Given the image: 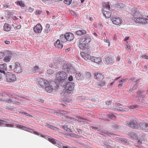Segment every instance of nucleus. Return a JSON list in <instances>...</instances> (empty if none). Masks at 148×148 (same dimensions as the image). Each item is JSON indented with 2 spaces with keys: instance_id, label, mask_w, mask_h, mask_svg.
<instances>
[{
  "instance_id": "17",
  "label": "nucleus",
  "mask_w": 148,
  "mask_h": 148,
  "mask_svg": "<svg viewBox=\"0 0 148 148\" xmlns=\"http://www.w3.org/2000/svg\"><path fill=\"white\" fill-rule=\"evenodd\" d=\"M139 125L140 129L145 131H148V123H140Z\"/></svg>"
},
{
  "instance_id": "30",
  "label": "nucleus",
  "mask_w": 148,
  "mask_h": 148,
  "mask_svg": "<svg viewBox=\"0 0 148 148\" xmlns=\"http://www.w3.org/2000/svg\"><path fill=\"white\" fill-rule=\"evenodd\" d=\"M10 29V26L8 24L5 23L4 24L3 27V29L4 31L8 32L9 31Z\"/></svg>"
},
{
  "instance_id": "64",
  "label": "nucleus",
  "mask_w": 148,
  "mask_h": 148,
  "mask_svg": "<svg viewBox=\"0 0 148 148\" xmlns=\"http://www.w3.org/2000/svg\"><path fill=\"white\" fill-rule=\"evenodd\" d=\"M130 45H127L126 49H127V50H128V51H129V50L130 49Z\"/></svg>"
},
{
  "instance_id": "1",
  "label": "nucleus",
  "mask_w": 148,
  "mask_h": 148,
  "mask_svg": "<svg viewBox=\"0 0 148 148\" xmlns=\"http://www.w3.org/2000/svg\"><path fill=\"white\" fill-rule=\"evenodd\" d=\"M56 80L57 82L62 86L65 85L66 83V79L67 77V74L64 71H60L57 73L56 74Z\"/></svg>"
},
{
  "instance_id": "50",
  "label": "nucleus",
  "mask_w": 148,
  "mask_h": 148,
  "mask_svg": "<svg viewBox=\"0 0 148 148\" xmlns=\"http://www.w3.org/2000/svg\"><path fill=\"white\" fill-rule=\"evenodd\" d=\"M66 113V112L63 110H60L59 111V113L62 114H65Z\"/></svg>"
},
{
  "instance_id": "3",
  "label": "nucleus",
  "mask_w": 148,
  "mask_h": 148,
  "mask_svg": "<svg viewBox=\"0 0 148 148\" xmlns=\"http://www.w3.org/2000/svg\"><path fill=\"white\" fill-rule=\"evenodd\" d=\"M91 38L90 36L86 35L82 37L79 40V47L81 49H84L86 45L90 42Z\"/></svg>"
},
{
  "instance_id": "44",
  "label": "nucleus",
  "mask_w": 148,
  "mask_h": 148,
  "mask_svg": "<svg viewBox=\"0 0 148 148\" xmlns=\"http://www.w3.org/2000/svg\"><path fill=\"white\" fill-rule=\"evenodd\" d=\"M120 140L123 143H127L128 142V140L125 138H121Z\"/></svg>"
},
{
  "instance_id": "59",
  "label": "nucleus",
  "mask_w": 148,
  "mask_h": 148,
  "mask_svg": "<svg viewBox=\"0 0 148 148\" xmlns=\"http://www.w3.org/2000/svg\"><path fill=\"white\" fill-rule=\"evenodd\" d=\"M5 126L8 127H12L13 126V125L12 124H6Z\"/></svg>"
},
{
  "instance_id": "63",
  "label": "nucleus",
  "mask_w": 148,
  "mask_h": 148,
  "mask_svg": "<svg viewBox=\"0 0 148 148\" xmlns=\"http://www.w3.org/2000/svg\"><path fill=\"white\" fill-rule=\"evenodd\" d=\"M111 102L110 101H107L106 102V104L108 106H109L110 105L111 103Z\"/></svg>"
},
{
  "instance_id": "18",
  "label": "nucleus",
  "mask_w": 148,
  "mask_h": 148,
  "mask_svg": "<svg viewBox=\"0 0 148 148\" xmlns=\"http://www.w3.org/2000/svg\"><path fill=\"white\" fill-rule=\"evenodd\" d=\"M21 69L19 64L16 62L15 64L14 72L17 73H19L21 72Z\"/></svg>"
},
{
  "instance_id": "41",
  "label": "nucleus",
  "mask_w": 148,
  "mask_h": 148,
  "mask_svg": "<svg viewBox=\"0 0 148 148\" xmlns=\"http://www.w3.org/2000/svg\"><path fill=\"white\" fill-rule=\"evenodd\" d=\"M72 2V0H64V3L67 5H70Z\"/></svg>"
},
{
  "instance_id": "9",
  "label": "nucleus",
  "mask_w": 148,
  "mask_h": 148,
  "mask_svg": "<svg viewBox=\"0 0 148 148\" xmlns=\"http://www.w3.org/2000/svg\"><path fill=\"white\" fill-rule=\"evenodd\" d=\"M5 77L6 81L9 82H14L16 79V77L15 75L10 72H7Z\"/></svg>"
},
{
  "instance_id": "11",
  "label": "nucleus",
  "mask_w": 148,
  "mask_h": 148,
  "mask_svg": "<svg viewBox=\"0 0 148 148\" xmlns=\"http://www.w3.org/2000/svg\"><path fill=\"white\" fill-rule=\"evenodd\" d=\"M134 21L136 23L143 24L148 23V19L145 18H140V16L134 18Z\"/></svg>"
},
{
  "instance_id": "56",
  "label": "nucleus",
  "mask_w": 148,
  "mask_h": 148,
  "mask_svg": "<svg viewBox=\"0 0 148 148\" xmlns=\"http://www.w3.org/2000/svg\"><path fill=\"white\" fill-rule=\"evenodd\" d=\"M142 57L144 59L148 60V56L146 55H144L142 56Z\"/></svg>"
},
{
  "instance_id": "4",
  "label": "nucleus",
  "mask_w": 148,
  "mask_h": 148,
  "mask_svg": "<svg viewBox=\"0 0 148 148\" xmlns=\"http://www.w3.org/2000/svg\"><path fill=\"white\" fill-rule=\"evenodd\" d=\"M74 38V34L71 32H66L64 34L61 35L60 37V40L62 42H65L67 41H71Z\"/></svg>"
},
{
  "instance_id": "6",
  "label": "nucleus",
  "mask_w": 148,
  "mask_h": 148,
  "mask_svg": "<svg viewBox=\"0 0 148 148\" xmlns=\"http://www.w3.org/2000/svg\"><path fill=\"white\" fill-rule=\"evenodd\" d=\"M62 71L67 74L72 73L74 72V69L72 66L70 64L66 63L64 64L62 67Z\"/></svg>"
},
{
  "instance_id": "14",
  "label": "nucleus",
  "mask_w": 148,
  "mask_h": 148,
  "mask_svg": "<svg viewBox=\"0 0 148 148\" xmlns=\"http://www.w3.org/2000/svg\"><path fill=\"white\" fill-rule=\"evenodd\" d=\"M42 29V27L40 23L37 24L33 28L34 31L36 33H40Z\"/></svg>"
},
{
  "instance_id": "8",
  "label": "nucleus",
  "mask_w": 148,
  "mask_h": 148,
  "mask_svg": "<svg viewBox=\"0 0 148 148\" xmlns=\"http://www.w3.org/2000/svg\"><path fill=\"white\" fill-rule=\"evenodd\" d=\"M64 86H65V92L70 93H71L74 89V84L70 82L67 83L66 81L65 85Z\"/></svg>"
},
{
  "instance_id": "57",
  "label": "nucleus",
  "mask_w": 148,
  "mask_h": 148,
  "mask_svg": "<svg viewBox=\"0 0 148 148\" xmlns=\"http://www.w3.org/2000/svg\"><path fill=\"white\" fill-rule=\"evenodd\" d=\"M47 73H48L51 74L52 73L53 71L51 69L48 70L47 71Z\"/></svg>"
},
{
  "instance_id": "16",
  "label": "nucleus",
  "mask_w": 148,
  "mask_h": 148,
  "mask_svg": "<svg viewBox=\"0 0 148 148\" xmlns=\"http://www.w3.org/2000/svg\"><path fill=\"white\" fill-rule=\"evenodd\" d=\"M103 61L107 64H110L114 62L112 58L108 56H106L104 58Z\"/></svg>"
},
{
  "instance_id": "52",
  "label": "nucleus",
  "mask_w": 148,
  "mask_h": 148,
  "mask_svg": "<svg viewBox=\"0 0 148 148\" xmlns=\"http://www.w3.org/2000/svg\"><path fill=\"white\" fill-rule=\"evenodd\" d=\"M74 78L72 76L70 75L69 77H68V80L70 81H72L73 80V79H74Z\"/></svg>"
},
{
  "instance_id": "62",
  "label": "nucleus",
  "mask_w": 148,
  "mask_h": 148,
  "mask_svg": "<svg viewBox=\"0 0 148 148\" xmlns=\"http://www.w3.org/2000/svg\"><path fill=\"white\" fill-rule=\"evenodd\" d=\"M51 0H41L44 3H47L48 1H50Z\"/></svg>"
},
{
  "instance_id": "49",
  "label": "nucleus",
  "mask_w": 148,
  "mask_h": 148,
  "mask_svg": "<svg viewBox=\"0 0 148 148\" xmlns=\"http://www.w3.org/2000/svg\"><path fill=\"white\" fill-rule=\"evenodd\" d=\"M15 65H10L9 66V68L10 69L12 70H14V69H15Z\"/></svg>"
},
{
  "instance_id": "40",
  "label": "nucleus",
  "mask_w": 148,
  "mask_h": 148,
  "mask_svg": "<svg viewBox=\"0 0 148 148\" xmlns=\"http://www.w3.org/2000/svg\"><path fill=\"white\" fill-rule=\"evenodd\" d=\"M39 69L38 67V66H35L32 69L31 73H35L36 72V71Z\"/></svg>"
},
{
  "instance_id": "33",
  "label": "nucleus",
  "mask_w": 148,
  "mask_h": 148,
  "mask_svg": "<svg viewBox=\"0 0 148 148\" xmlns=\"http://www.w3.org/2000/svg\"><path fill=\"white\" fill-rule=\"evenodd\" d=\"M46 126H47L48 127L53 130H57L58 129L56 127L53 125H51L49 124H47Z\"/></svg>"
},
{
  "instance_id": "34",
  "label": "nucleus",
  "mask_w": 148,
  "mask_h": 148,
  "mask_svg": "<svg viewBox=\"0 0 148 148\" xmlns=\"http://www.w3.org/2000/svg\"><path fill=\"white\" fill-rule=\"evenodd\" d=\"M16 3L19 5L21 7H24L25 6L24 2L21 1H17L16 2Z\"/></svg>"
},
{
  "instance_id": "47",
  "label": "nucleus",
  "mask_w": 148,
  "mask_h": 148,
  "mask_svg": "<svg viewBox=\"0 0 148 148\" xmlns=\"http://www.w3.org/2000/svg\"><path fill=\"white\" fill-rule=\"evenodd\" d=\"M104 143V145H105V146L107 148H114L113 147H112L107 142H105Z\"/></svg>"
},
{
  "instance_id": "2",
  "label": "nucleus",
  "mask_w": 148,
  "mask_h": 148,
  "mask_svg": "<svg viewBox=\"0 0 148 148\" xmlns=\"http://www.w3.org/2000/svg\"><path fill=\"white\" fill-rule=\"evenodd\" d=\"M58 87V84L55 82L50 80L48 85L45 87V89L46 91L50 93L52 92H55Z\"/></svg>"
},
{
  "instance_id": "12",
  "label": "nucleus",
  "mask_w": 148,
  "mask_h": 148,
  "mask_svg": "<svg viewBox=\"0 0 148 148\" xmlns=\"http://www.w3.org/2000/svg\"><path fill=\"white\" fill-rule=\"evenodd\" d=\"M110 19L113 23L115 25H119L123 22L122 19L119 17L112 16Z\"/></svg>"
},
{
  "instance_id": "25",
  "label": "nucleus",
  "mask_w": 148,
  "mask_h": 148,
  "mask_svg": "<svg viewBox=\"0 0 148 148\" xmlns=\"http://www.w3.org/2000/svg\"><path fill=\"white\" fill-rule=\"evenodd\" d=\"M17 99L16 98H15V99H14L13 98V97H12V98L5 99L4 100H3V101L9 103H12L14 104H16V102H15V101H17Z\"/></svg>"
},
{
  "instance_id": "10",
  "label": "nucleus",
  "mask_w": 148,
  "mask_h": 148,
  "mask_svg": "<svg viewBox=\"0 0 148 148\" xmlns=\"http://www.w3.org/2000/svg\"><path fill=\"white\" fill-rule=\"evenodd\" d=\"M140 82L139 80L138 79L135 81H134L132 83L129 90L128 92L131 93L135 90L138 87V84Z\"/></svg>"
},
{
  "instance_id": "15",
  "label": "nucleus",
  "mask_w": 148,
  "mask_h": 148,
  "mask_svg": "<svg viewBox=\"0 0 148 148\" xmlns=\"http://www.w3.org/2000/svg\"><path fill=\"white\" fill-rule=\"evenodd\" d=\"M131 14L134 18L140 17L141 15L139 11L136 8H134L132 9L131 10Z\"/></svg>"
},
{
  "instance_id": "35",
  "label": "nucleus",
  "mask_w": 148,
  "mask_h": 148,
  "mask_svg": "<svg viewBox=\"0 0 148 148\" xmlns=\"http://www.w3.org/2000/svg\"><path fill=\"white\" fill-rule=\"evenodd\" d=\"M145 91L144 90H139L137 92V95L139 97H140L141 95V94L145 92Z\"/></svg>"
},
{
  "instance_id": "21",
  "label": "nucleus",
  "mask_w": 148,
  "mask_h": 148,
  "mask_svg": "<svg viewBox=\"0 0 148 148\" xmlns=\"http://www.w3.org/2000/svg\"><path fill=\"white\" fill-rule=\"evenodd\" d=\"M7 69V64L5 63L0 64V73L5 74Z\"/></svg>"
},
{
  "instance_id": "45",
  "label": "nucleus",
  "mask_w": 148,
  "mask_h": 148,
  "mask_svg": "<svg viewBox=\"0 0 148 148\" xmlns=\"http://www.w3.org/2000/svg\"><path fill=\"white\" fill-rule=\"evenodd\" d=\"M86 77L87 78H90L91 77V74L90 72H86Z\"/></svg>"
},
{
  "instance_id": "23",
  "label": "nucleus",
  "mask_w": 148,
  "mask_h": 148,
  "mask_svg": "<svg viewBox=\"0 0 148 148\" xmlns=\"http://www.w3.org/2000/svg\"><path fill=\"white\" fill-rule=\"evenodd\" d=\"M90 60L92 62H95L98 64H99L102 61L101 59L100 58L95 57L92 56L90 58Z\"/></svg>"
},
{
  "instance_id": "60",
  "label": "nucleus",
  "mask_w": 148,
  "mask_h": 148,
  "mask_svg": "<svg viewBox=\"0 0 148 148\" xmlns=\"http://www.w3.org/2000/svg\"><path fill=\"white\" fill-rule=\"evenodd\" d=\"M22 114H25V115L30 116V114H29L27 113L26 112H23L22 113Z\"/></svg>"
},
{
  "instance_id": "46",
  "label": "nucleus",
  "mask_w": 148,
  "mask_h": 148,
  "mask_svg": "<svg viewBox=\"0 0 148 148\" xmlns=\"http://www.w3.org/2000/svg\"><path fill=\"white\" fill-rule=\"evenodd\" d=\"M105 84V82L104 81H101L98 83V86H103Z\"/></svg>"
},
{
  "instance_id": "42",
  "label": "nucleus",
  "mask_w": 148,
  "mask_h": 148,
  "mask_svg": "<svg viewBox=\"0 0 148 148\" xmlns=\"http://www.w3.org/2000/svg\"><path fill=\"white\" fill-rule=\"evenodd\" d=\"M124 6V4L121 3H118L116 5L117 7L118 8H123Z\"/></svg>"
},
{
  "instance_id": "36",
  "label": "nucleus",
  "mask_w": 148,
  "mask_h": 148,
  "mask_svg": "<svg viewBox=\"0 0 148 148\" xmlns=\"http://www.w3.org/2000/svg\"><path fill=\"white\" fill-rule=\"evenodd\" d=\"M129 108L131 109H134V108H140V106L138 105H135L133 106H129Z\"/></svg>"
},
{
  "instance_id": "32",
  "label": "nucleus",
  "mask_w": 148,
  "mask_h": 148,
  "mask_svg": "<svg viewBox=\"0 0 148 148\" xmlns=\"http://www.w3.org/2000/svg\"><path fill=\"white\" fill-rule=\"evenodd\" d=\"M48 139L49 141L53 144H56L59 142L57 140L54 139V138L49 137L48 138Z\"/></svg>"
},
{
  "instance_id": "19",
  "label": "nucleus",
  "mask_w": 148,
  "mask_h": 148,
  "mask_svg": "<svg viewBox=\"0 0 148 148\" xmlns=\"http://www.w3.org/2000/svg\"><path fill=\"white\" fill-rule=\"evenodd\" d=\"M91 129H94L95 130H97V131L99 132H102L104 134H106L107 135H108V134H110L111 135H113V133L111 132H103V131L101 129H99L98 128L94 127L93 126H91Z\"/></svg>"
},
{
  "instance_id": "31",
  "label": "nucleus",
  "mask_w": 148,
  "mask_h": 148,
  "mask_svg": "<svg viewBox=\"0 0 148 148\" xmlns=\"http://www.w3.org/2000/svg\"><path fill=\"white\" fill-rule=\"evenodd\" d=\"M11 54L10 53L8 56H6L4 58L3 60L6 62L10 61L11 58Z\"/></svg>"
},
{
  "instance_id": "13",
  "label": "nucleus",
  "mask_w": 148,
  "mask_h": 148,
  "mask_svg": "<svg viewBox=\"0 0 148 148\" xmlns=\"http://www.w3.org/2000/svg\"><path fill=\"white\" fill-rule=\"evenodd\" d=\"M37 81L40 85L43 87H45L48 85L49 82V81L43 78L38 79Z\"/></svg>"
},
{
  "instance_id": "61",
  "label": "nucleus",
  "mask_w": 148,
  "mask_h": 148,
  "mask_svg": "<svg viewBox=\"0 0 148 148\" xmlns=\"http://www.w3.org/2000/svg\"><path fill=\"white\" fill-rule=\"evenodd\" d=\"M77 131L79 133V134H80L81 133L82 130L80 129H77Z\"/></svg>"
},
{
  "instance_id": "39",
  "label": "nucleus",
  "mask_w": 148,
  "mask_h": 148,
  "mask_svg": "<svg viewBox=\"0 0 148 148\" xmlns=\"http://www.w3.org/2000/svg\"><path fill=\"white\" fill-rule=\"evenodd\" d=\"M17 127L18 128L24 130H26L28 128H27L24 126L19 125H18L17 126Z\"/></svg>"
},
{
  "instance_id": "53",
  "label": "nucleus",
  "mask_w": 148,
  "mask_h": 148,
  "mask_svg": "<svg viewBox=\"0 0 148 148\" xmlns=\"http://www.w3.org/2000/svg\"><path fill=\"white\" fill-rule=\"evenodd\" d=\"M5 122V121L0 119V126L4 125V123Z\"/></svg>"
},
{
  "instance_id": "24",
  "label": "nucleus",
  "mask_w": 148,
  "mask_h": 148,
  "mask_svg": "<svg viewBox=\"0 0 148 148\" xmlns=\"http://www.w3.org/2000/svg\"><path fill=\"white\" fill-rule=\"evenodd\" d=\"M83 77V72L82 71H77L76 72L75 77L78 80L81 79Z\"/></svg>"
},
{
  "instance_id": "26",
  "label": "nucleus",
  "mask_w": 148,
  "mask_h": 148,
  "mask_svg": "<svg viewBox=\"0 0 148 148\" xmlns=\"http://www.w3.org/2000/svg\"><path fill=\"white\" fill-rule=\"evenodd\" d=\"M60 63H61L62 62L59 60H58L57 61H53V62L52 63L51 65L50 66L51 68H56L57 67L59 64H60Z\"/></svg>"
},
{
  "instance_id": "54",
  "label": "nucleus",
  "mask_w": 148,
  "mask_h": 148,
  "mask_svg": "<svg viewBox=\"0 0 148 148\" xmlns=\"http://www.w3.org/2000/svg\"><path fill=\"white\" fill-rule=\"evenodd\" d=\"M129 135L132 138H134L135 136L134 133L133 132L130 133Z\"/></svg>"
},
{
  "instance_id": "48",
  "label": "nucleus",
  "mask_w": 148,
  "mask_h": 148,
  "mask_svg": "<svg viewBox=\"0 0 148 148\" xmlns=\"http://www.w3.org/2000/svg\"><path fill=\"white\" fill-rule=\"evenodd\" d=\"M34 9L31 7H29L28 9V12L30 13L34 11Z\"/></svg>"
},
{
  "instance_id": "20",
  "label": "nucleus",
  "mask_w": 148,
  "mask_h": 148,
  "mask_svg": "<svg viewBox=\"0 0 148 148\" xmlns=\"http://www.w3.org/2000/svg\"><path fill=\"white\" fill-rule=\"evenodd\" d=\"M80 55L82 57L86 60H90L91 58L89 54L82 52L80 53Z\"/></svg>"
},
{
  "instance_id": "58",
  "label": "nucleus",
  "mask_w": 148,
  "mask_h": 148,
  "mask_svg": "<svg viewBox=\"0 0 148 148\" xmlns=\"http://www.w3.org/2000/svg\"><path fill=\"white\" fill-rule=\"evenodd\" d=\"M127 79H123L119 81V83H121V82H125L127 80Z\"/></svg>"
},
{
  "instance_id": "22",
  "label": "nucleus",
  "mask_w": 148,
  "mask_h": 148,
  "mask_svg": "<svg viewBox=\"0 0 148 148\" xmlns=\"http://www.w3.org/2000/svg\"><path fill=\"white\" fill-rule=\"evenodd\" d=\"M94 78L95 79L100 81L102 80L103 79V77L101 74L96 72L95 73Z\"/></svg>"
},
{
  "instance_id": "27",
  "label": "nucleus",
  "mask_w": 148,
  "mask_h": 148,
  "mask_svg": "<svg viewBox=\"0 0 148 148\" xmlns=\"http://www.w3.org/2000/svg\"><path fill=\"white\" fill-rule=\"evenodd\" d=\"M55 46L56 48L58 49H61L63 47L62 43H61L60 40H57L55 43Z\"/></svg>"
},
{
  "instance_id": "51",
  "label": "nucleus",
  "mask_w": 148,
  "mask_h": 148,
  "mask_svg": "<svg viewBox=\"0 0 148 148\" xmlns=\"http://www.w3.org/2000/svg\"><path fill=\"white\" fill-rule=\"evenodd\" d=\"M5 52L4 53L0 52V59L2 58L5 56Z\"/></svg>"
},
{
  "instance_id": "37",
  "label": "nucleus",
  "mask_w": 148,
  "mask_h": 148,
  "mask_svg": "<svg viewBox=\"0 0 148 148\" xmlns=\"http://www.w3.org/2000/svg\"><path fill=\"white\" fill-rule=\"evenodd\" d=\"M50 25L49 24H47L46 25V29L45 30V32L46 33H47L50 31Z\"/></svg>"
},
{
  "instance_id": "38",
  "label": "nucleus",
  "mask_w": 148,
  "mask_h": 148,
  "mask_svg": "<svg viewBox=\"0 0 148 148\" xmlns=\"http://www.w3.org/2000/svg\"><path fill=\"white\" fill-rule=\"evenodd\" d=\"M61 128L62 129H64L66 131L68 132H71V130L67 127L65 125H63L61 126Z\"/></svg>"
},
{
  "instance_id": "28",
  "label": "nucleus",
  "mask_w": 148,
  "mask_h": 148,
  "mask_svg": "<svg viewBox=\"0 0 148 148\" xmlns=\"http://www.w3.org/2000/svg\"><path fill=\"white\" fill-rule=\"evenodd\" d=\"M75 33L76 34L79 36H81L86 34L87 33V31L86 30L81 29L75 32Z\"/></svg>"
},
{
  "instance_id": "5",
  "label": "nucleus",
  "mask_w": 148,
  "mask_h": 148,
  "mask_svg": "<svg viewBox=\"0 0 148 148\" xmlns=\"http://www.w3.org/2000/svg\"><path fill=\"white\" fill-rule=\"evenodd\" d=\"M103 8L102 9V12L103 15L106 17L109 18L111 16V11L110 10V7L108 2L104 3L103 4Z\"/></svg>"
},
{
  "instance_id": "55",
  "label": "nucleus",
  "mask_w": 148,
  "mask_h": 148,
  "mask_svg": "<svg viewBox=\"0 0 148 148\" xmlns=\"http://www.w3.org/2000/svg\"><path fill=\"white\" fill-rule=\"evenodd\" d=\"M42 12L41 10H38L36 11V14L37 15H40L41 13Z\"/></svg>"
},
{
  "instance_id": "43",
  "label": "nucleus",
  "mask_w": 148,
  "mask_h": 148,
  "mask_svg": "<svg viewBox=\"0 0 148 148\" xmlns=\"http://www.w3.org/2000/svg\"><path fill=\"white\" fill-rule=\"evenodd\" d=\"M108 116L111 119H114L115 118V116L114 114L111 113L108 114Z\"/></svg>"
},
{
  "instance_id": "29",
  "label": "nucleus",
  "mask_w": 148,
  "mask_h": 148,
  "mask_svg": "<svg viewBox=\"0 0 148 148\" xmlns=\"http://www.w3.org/2000/svg\"><path fill=\"white\" fill-rule=\"evenodd\" d=\"M118 108H114L113 109V110L116 111H120V112H123L124 111H126V110L125 108H122L121 107H117Z\"/></svg>"
},
{
  "instance_id": "7",
  "label": "nucleus",
  "mask_w": 148,
  "mask_h": 148,
  "mask_svg": "<svg viewBox=\"0 0 148 148\" xmlns=\"http://www.w3.org/2000/svg\"><path fill=\"white\" fill-rule=\"evenodd\" d=\"M125 125L134 129L138 128V123L136 120H131L130 121H126Z\"/></svg>"
}]
</instances>
